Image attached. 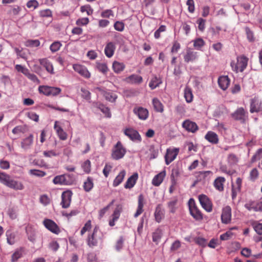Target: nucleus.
I'll use <instances>...</instances> for the list:
<instances>
[{
    "instance_id": "obj_61",
    "label": "nucleus",
    "mask_w": 262,
    "mask_h": 262,
    "mask_svg": "<svg viewBox=\"0 0 262 262\" xmlns=\"http://www.w3.org/2000/svg\"><path fill=\"white\" fill-rule=\"evenodd\" d=\"M10 165L9 161L4 160H0V168L2 169L7 170L10 168Z\"/></svg>"
},
{
    "instance_id": "obj_20",
    "label": "nucleus",
    "mask_w": 262,
    "mask_h": 262,
    "mask_svg": "<svg viewBox=\"0 0 262 262\" xmlns=\"http://www.w3.org/2000/svg\"><path fill=\"white\" fill-rule=\"evenodd\" d=\"M205 139L212 144H216L219 143L218 135L214 132L208 131L205 136Z\"/></svg>"
},
{
    "instance_id": "obj_9",
    "label": "nucleus",
    "mask_w": 262,
    "mask_h": 262,
    "mask_svg": "<svg viewBox=\"0 0 262 262\" xmlns=\"http://www.w3.org/2000/svg\"><path fill=\"white\" fill-rule=\"evenodd\" d=\"M124 134L133 141L141 142L142 138L138 131L132 128H126L124 131Z\"/></svg>"
},
{
    "instance_id": "obj_38",
    "label": "nucleus",
    "mask_w": 262,
    "mask_h": 262,
    "mask_svg": "<svg viewBox=\"0 0 262 262\" xmlns=\"http://www.w3.org/2000/svg\"><path fill=\"white\" fill-rule=\"evenodd\" d=\"M96 68L100 72L105 75L108 71V68L105 63L97 62L96 63Z\"/></svg>"
},
{
    "instance_id": "obj_31",
    "label": "nucleus",
    "mask_w": 262,
    "mask_h": 262,
    "mask_svg": "<svg viewBox=\"0 0 262 262\" xmlns=\"http://www.w3.org/2000/svg\"><path fill=\"white\" fill-rule=\"evenodd\" d=\"M126 174V171L125 170H121L117 176L113 181V186L117 187L120 185L123 180Z\"/></svg>"
},
{
    "instance_id": "obj_26",
    "label": "nucleus",
    "mask_w": 262,
    "mask_h": 262,
    "mask_svg": "<svg viewBox=\"0 0 262 262\" xmlns=\"http://www.w3.org/2000/svg\"><path fill=\"white\" fill-rule=\"evenodd\" d=\"M125 81L130 84H140L143 82V78L138 75L132 74L125 78Z\"/></svg>"
},
{
    "instance_id": "obj_35",
    "label": "nucleus",
    "mask_w": 262,
    "mask_h": 262,
    "mask_svg": "<svg viewBox=\"0 0 262 262\" xmlns=\"http://www.w3.org/2000/svg\"><path fill=\"white\" fill-rule=\"evenodd\" d=\"M112 68L115 73H119L124 70L125 65L123 63L115 61L113 63Z\"/></svg>"
},
{
    "instance_id": "obj_62",
    "label": "nucleus",
    "mask_w": 262,
    "mask_h": 262,
    "mask_svg": "<svg viewBox=\"0 0 262 262\" xmlns=\"http://www.w3.org/2000/svg\"><path fill=\"white\" fill-rule=\"evenodd\" d=\"M166 30V26L164 25L161 26L158 30H157L155 33L154 36L156 39H158L160 37V33L164 32Z\"/></svg>"
},
{
    "instance_id": "obj_55",
    "label": "nucleus",
    "mask_w": 262,
    "mask_h": 262,
    "mask_svg": "<svg viewBox=\"0 0 262 262\" xmlns=\"http://www.w3.org/2000/svg\"><path fill=\"white\" fill-rule=\"evenodd\" d=\"M122 211V207L120 206H117L115 209L114 211L112 214L113 219L118 220L120 215V213Z\"/></svg>"
},
{
    "instance_id": "obj_22",
    "label": "nucleus",
    "mask_w": 262,
    "mask_h": 262,
    "mask_svg": "<svg viewBox=\"0 0 262 262\" xmlns=\"http://www.w3.org/2000/svg\"><path fill=\"white\" fill-rule=\"evenodd\" d=\"M144 204V198L143 194H141L139 195L138 199V208L134 217H137L143 212V206Z\"/></svg>"
},
{
    "instance_id": "obj_17",
    "label": "nucleus",
    "mask_w": 262,
    "mask_h": 262,
    "mask_svg": "<svg viewBox=\"0 0 262 262\" xmlns=\"http://www.w3.org/2000/svg\"><path fill=\"white\" fill-rule=\"evenodd\" d=\"M96 89L101 93L107 101L113 102L117 98V96L112 92L104 91L100 88H97Z\"/></svg>"
},
{
    "instance_id": "obj_23",
    "label": "nucleus",
    "mask_w": 262,
    "mask_h": 262,
    "mask_svg": "<svg viewBox=\"0 0 262 262\" xmlns=\"http://www.w3.org/2000/svg\"><path fill=\"white\" fill-rule=\"evenodd\" d=\"M116 46L115 43L113 42H108L104 49V53L106 57L108 58L112 57L115 52Z\"/></svg>"
},
{
    "instance_id": "obj_47",
    "label": "nucleus",
    "mask_w": 262,
    "mask_h": 262,
    "mask_svg": "<svg viewBox=\"0 0 262 262\" xmlns=\"http://www.w3.org/2000/svg\"><path fill=\"white\" fill-rule=\"evenodd\" d=\"M258 176L259 172L258 170L254 168L250 172L249 179L250 181L254 182L258 178Z\"/></svg>"
},
{
    "instance_id": "obj_3",
    "label": "nucleus",
    "mask_w": 262,
    "mask_h": 262,
    "mask_svg": "<svg viewBox=\"0 0 262 262\" xmlns=\"http://www.w3.org/2000/svg\"><path fill=\"white\" fill-rule=\"evenodd\" d=\"M248 60V58L245 55L238 56L237 57V63H235L234 61H232L231 62V66L236 72L238 71L242 72L246 68Z\"/></svg>"
},
{
    "instance_id": "obj_49",
    "label": "nucleus",
    "mask_w": 262,
    "mask_h": 262,
    "mask_svg": "<svg viewBox=\"0 0 262 262\" xmlns=\"http://www.w3.org/2000/svg\"><path fill=\"white\" fill-rule=\"evenodd\" d=\"M61 92L59 88L50 86L49 96H56L59 95Z\"/></svg>"
},
{
    "instance_id": "obj_16",
    "label": "nucleus",
    "mask_w": 262,
    "mask_h": 262,
    "mask_svg": "<svg viewBox=\"0 0 262 262\" xmlns=\"http://www.w3.org/2000/svg\"><path fill=\"white\" fill-rule=\"evenodd\" d=\"M133 112L141 120H146L148 117V111L146 108L144 107H135L133 110Z\"/></svg>"
},
{
    "instance_id": "obj_54",
    "label": "nucleus",
    "mask_w": 262,
    "mask_h": 262,
    "mask_svg": "<svg viewBox=\"0 0 262 262\" xmlns=\"http://www.w3.org/2000/svg\"><path fill=\"white\" fill-rule=\"evenodd\" d=\"M91 221L89 220L86 222L84 226L81 229L80 231V234L83 235L86 231H89L91 229Z\"/></svg>"
},
{
    "instance_id": "obj_64",
    "label": "nucleus",
    "mask_w": 262,
    "mask_h": 262,
    "mask_svg": "<svg viewBox=\"0 0 262 262\" xmlns=\"http://www.w3.org/2000/svg\"><path fill=\"white\" fill-rule=\"evenodd\" d=\"M81 91L82 92V97L87 100H89L91 99V93L90 92L85 89L81 88Z\"/></svg>"
},
{
    "instance_id": "obj_27",
    "label": "nucleus",
    "mask_w": 262,
    "mask_h": 262,
    "mask_svg": "<svg viewBox=\"0 0 262 262\" xmlns=\"http://www.w3.org/2000/svg\"><path fill=\"white\" fill-rule=\"evenodd\" d=\"M219 86L223 90H226L230 84V79L227 76H220L218 79Z\"/></svg>"
},
{
    "instance_id": "obj_39",
    "label": "nucleus",
    "mask_w": 262,
    "mask_h": 262,
    "mask_svg": "<svg viewBox=\"0 0 262 262\" xmlns=\"http://www.w3.org/2000/svg\"><path fill=\"white\" fill-rule=\"evenodd\" d=\"M23 249L21 248L16 250L12 255L11 262H16L23 256Z\"/></svg>"
},
{
    "instance_id": "obj_63",
    "label": "nucleus",
    "mask_w": 262,
    "mask_h": 262,
    "mask_svg": "<svg viewBox=\"0 0 262 262\" xmlns=\"http://www.w3.org/2000/svg\"><path fill=\"white\" fill-rule=\"evenodd\" d=\"M80 10L82 12H85L88 15H92L93 12V9L88 5L81 6Z\"/></svg>"
},
{
    "instance_id": "obj_5",
    "label": "nucleus",
    "mask_w": 262,
    "mask_h": 262,
    "mask_svg": "<svg viewBox=\"0 0 262 262\" xmlns=\"http://www.w3.org/2000/svg\"><path fill=\"white\" fill-rule=\"evenodd\" d=\"M126 153V149L121 142L118 141L112 150V158L116 160L122 158Z\"/></svg>"
},
{
    "instance_id": "obj_15",
    "label": "nucleus",
    "mask_w": 262,
    "mask_h": 262,
    "mask_svg": "<svg viewBox=\"0 0 262 262\" xmlns=\"http://www.w3.org/2000/svg\"><path fill=\"white\" fill-rule=\"evenodd\" d=\"M74 71L79 73L81 76L85 78H90L91 77V73L88 71V69L84 66L79 64H75L73 66Z\"/></svg>"
},
{
    "instance_id": "obj_60",
    "label": "nucleus",
    "mask_w": 262,
    "mask_h": 262,
    "mask_svg": "<svg viewBox=\"0 0 262 262\" xmlns=\"http://www.w3.org/2000/svg\"><path fill=\"white\" fill-rule=\"evenodd\" d=\"M89 23V19L88 17H83L78 19L76 24L78 26L86 25Z\"/></svg>"
},
{
    "instance_id": "obj_28",
    "label": "nucleus",
    "mask_w": 262,
    "mask_h": 262,
    "mask_svg": "<svg viewBox=\"0 0 262 262\" xmlns=\"http://www.w3.org/2000/svg\"><path fill=\"white\" fill-rule=\"evenodd\" d=\"M225 181V178L223 177H219L216 178L213 182V185L215 188L219 191H223L224 185Z\"/></svg>"
},
{
    "instance_id": "obj_51",
    "label": "nucleus",
    "mask_w": 262,
    "mask_h": 262,
    "mask_svg": "<svg viewBox=\"0 0 262 262\" xmlns=\"http://www.w3.org/2000/svg\"><path fill=\"white\" fill-rule=\"evenodd\" d=\"M29 173L31 175L39 177H43L46 174V173L45 171L38 169H31L29 171Z\"/></svg>"
},
{
    "instance_id": "obj_46",
    "label": "nucleus",
    "mask_w": 262,
    "mask_h": 262,
    "mask_svg": "<svg viewBox=\"0 0 262 262\" xmlns=\"http://www.w3.org/2000/svg\"><path fill=\"white\" fill-rule=\"evenodd\" d=\"M40 41L38 39L35 40H27L25 45L28 47H37L40 45Z\"/></svg>"
},
{
    "instance_id": "obj_11",
    "label": "nucleus",
    "mask_w": 262,
    "mask_h": 262,
    "mask_svg": "<svg viewBox=\"0 0 262 262\" xmlns=\"http://www.w3.org/2000/svg\"><path fill=\"white\" fill-rule=\"evenodd\" d=\"M247 114V112L243 107H239L232 114L231 116L234 119L239 120L241 122H244Z\"/></svg>"
},
{
    "instance_id": "obj_1",
    "label": "nucleus",
    "mask_w": 262,
    "mask_h": 262,
    "mask_svg": "<svg viewBox=\"0 0 262 262\" xmlns=\"http://www.w3.org/2000/svg\"><path fill=\"white\" fill-rule=\"evenodd\" d=\"M0 182L15 190L24 189V185L21 182L12 179L10 175L4 172H0Z\"/></svg>"
},
{
    "instance_id": "obj_50",
    "label": "nucleus",
    "mask_w": 262,
    "mask_h": 262,
    "mask_svg": "<svg viewBox=\"0 0 262 262\" xmlns=\"http://www.w3.org/2000/svg\"><path fill=\"white\" fill-rule=\"evenodd\" d=\"M26 76H27L28 79H29L30 80H31L34 83H36L37 84H39L40 83V81L37 78V77L35 74L30 73L29 71L26 75Z\"/></svg>"
},
{
    "instance_id": "obj_7",
    "label": "nucleus",
    "mask_w": 262,
    "mask_h": 262,
    "mask_svg": "<svg viewBox=\"0 0 262 262\" xmlns=\"http://www.w3.org/2000/svg\"><path fill=\"white\" fill-rule=\"evenodd\" d=\"M199 200L202 207L207 212H210L212 210V204L209 198L203 194L199 196Z\"/></svg>"
},
{
    "instance_id": "obj_25",
    "label": "nucleus",
    "mask_w": 262,
    "mask_h": 262,
    "mask_svg": "<svg viewBox=\"0 0 262 262\" xmlns=\"http://www.w3.org/2000/svg\"><path fill=\"white\" fill-rule=\"evenodd\" d=\"M165 176V170H163L159 173L158 174L156 175L152 180V185L155 186H159L163 182Z\"/></svg>"
},
{
    "instance_id": "obj_52",
    "label": "nucleus",
    "mask_w": 262,
    "mask_h": 262,
    "mask_svg": "<svg viewBox=\"0 0 262 262\" xmlns=\"http://www.w3.org/2000/svg\"><path fill=\"white\" fill-rule=\"evenodd\" d=\"M50 86L47 85H40L38 88V91L40 93L49 96Z\"/></svg>"
},
{
    "instance_id": "obj_34",
    "label": "nucleus",
    "mask_w": 262,
    "mask_h": 262,
    "mask_svg": "<svg viewBox=\"0 0 262 262\" xmlns=\"http://www.w3.org/2000/svg\"><path fill=\"white\" fill-rule=\"evenodd\" d=\"M64 174L65 185L73 184L76 180L75 176L72 173H65Z\"/></svg>"
},
{
    "instance_id": "obj_6",
    "label": "nucleus",
    "mask_w": 262,
    "mask_h": 262,
    "mask_svg": "<svg viewBox=\"0 0 262 262\" xmlns=\"http://www.w3.org/2000/svg\"><path fill=\"white\" fill-rule=\"evenodd\" d=\"M43 225L48 230L55 234H58L60 232L59 226L52 220L45 219L43 221Z\"/></svg>"
},
{
    "instance_id": "obj_10",
    "label": "nucleus",
    "mask_w": 262,
    "mask_h": 262,
    "mask_svg": "<svg viewBox=\"0 0 262 262\" xmlns=\"http://www.w3.org/2000/svg\"><path fill=\"white\" fill-rule=\"evenodd\" d=\"M250 112L251 113L254 112L262 113V103L258 98L254 97L251 99Z\"/></svg>"
},
{
    "instance_id": "obj_33",
    "label": "nucleus",
    "mask_w": 262,
    "mask_h": 262,
    "mask_svg": "<svg viewBox=\"0 0 262 262\" xmlns=\"http://www.w3.org/2000/svg\"><path fill=\"white\" fill-rule=\"evenodd\" d=\"M184 97L187 102L190 103L192 101L193 95L190 88L186 86L184 89Z\"/></svg>"
},
{
    "instance_id": "obj_19",
    "label": "nucleus",
    "mask_w": 262,
    "mask_h": 262,
    "mask_svg": "<svg viewBox=\"0 0 262 262\" xmlns=\"http://www.w3.org/2000/svg\"><path fill=\"white\" fill-rule=\"evenodd\" d=\"M182 126L188 132L192 133H194L198 129V126L196 124L190 120L184 121L182 124Z\"/></svg>"
},
{
    "instance_id": "obj_2",
    "label": "nucleus",
    "mask_w": 262,
    "mask_h": 262,
    "mask_svg": "<svg viewBox=\"0 0 262 262\" xmlns=\"http://www.w3.org/2000/svg\"><path fill=\"white\" fill-rule=\"evenodd\" d=\"M103 235L99 229L98 226H95L92 233L88 235L86 243L90 248H94L98 246L99 243L102 242Z\"/></svg>"
},
{
    "instance_id": "obj_13",
    "label": "nucleus",
    "mask_w": 262,
    "mask_h": 262,
    "mask_svg": "<svg viewBox=\"0 0 262 262\" xmlns=\"http://www.w3.org/2000/svg\"><path fill=\"white\" fill-rule=\"evenodd\" d=\"M72 194V192L70 190L65 191L62 192L61 195L62 201L61 202L62 208H67L70 206Z\"/></svg>"
},
{
    "instance_id": "obj_32",
    "label": "nucleus",
    "mask_w": 262,
    "mask_h": 262,
    "mask_svg": "<svg viewBox=\"0 0 262 262\" xmlns=\"http://www.w3.org/2000/svg\"><path fill=\"white\" fill-rule=\"evenodd\" d=\"M163 235V231L160 228H157L155 230V231L152 233V241L155 243L156 244H158L160 242L162 236Z\"/></svg>"
},
{
    "instance_id": "obj_12",
    "label": "nucleus",
    "mask_w": 262,
    "mask_h": 262,
    "mask_svg": "<svg viewBox=\"0 0 262 262\" xmlns=\"http://www.w3.org/2000/svg\"><path fill=\"white\" fill-rule=\"evenodd\" d=\"M222 222L224 224H229L231 220V208L229 206H226L222 209L221 215Z\"/></svg>"
},
{
    "instance_id": "obj_42",
    "label": "nucleus",
    "mask_w": 262,
    "mask_h": 262,
    "mask_svg": "<svg viewBox=\"0 0 262 262\" xmlns=\"http://www.w3.org/2000/svg\"><path fill=\"white\" fill-rule=\"evenodd\" d=\"M97 107L105 115L106 117L110 118L111 117V113L108 107L101 103L99 104Z\"/></svg>"
},
{
    "instance_id": "obj_57",
    "label": "nucleus",
    "mask_w": 262,
    "mask_h": 262,
    "mask_svg": "<svg viewBox=\"0 0 262 262\" xmlns=\"http://www.w3.org/2000/svg\"><path fill=\"white\" fill-rule=\"evenodd\" d=\"M256 202L250 201L245 204V207L249 211L253 210L255 211Z\"/></svg>"
},
{
    "instance_id": "obj_8",
    "label": "nucleus",
    "mask_w": 262,
    "mask_h": 262,
    "mask_svg": "<svg viewBox=\"0 0 262 262\" xmlns=\"http://www.w3.org/2000/svg\"><path fill=\"white\" fill-rule=\"evenodd\" d=\"M198 58V52L193 49L188 48L186 49V53L184 55V60L186 63L195 62Z\"/></svg>"
},
{
    "instance_id": "obj_40",
    "label": "nucleus",
    "mask_w": 262,
    "mask_h": 262,
    "mask_svg": "<svg viewBox=\"0 0 262 262\" xmlns=\"http://www.w3.org/2000/svg\"><path fill=\"white\" fill-rule=\"evenodd\" d=\"M193 47L196 50H200L205 45L204 40L201 38H198L193 41Z\"/></svg>"
},
{
    "instance_id": "obj_14",
    "label": "nucleus",
    "mask_w": 262,
    "mask_h": 262,
    "mask_svg": "<svg viewBox=\"0 0 262 262\" xmlns=\"http://www.w3.org/2000/svg\"><path fill=\"white\" fill-rule=\"evenodd\" d=\"M179 149L178 148L167 149L166 154L165 156V163L169 165L177 157Z\"/></svg>"
},
{
    "instance_id": "obj_45",
    "label": "nucleus",
    "mask_w": 262,
    "mask_h": 262,
    "mask_svg": "<svg viewBox=\"0 0 262 262\" xmlns=\"http://www.w3.org/2000/svg\"><path fill=\"white\" fill-rule=\"evenodd\" d=\"M81 167L85 173H89L91 170V161L89 160H86L82 163Z\"/></svg>"
},
{
    "instance_id": "obj_58",
    "label": "nucleus",
    "mask_w": 262,
    "mask_h": 262,
    "mask_svg": "<svg viewBox=\"0 0 262 262\" xmlns=\"http://www.w3.org/2000/svg\"><path fill=\"white\" fill-rule=\"evenodd\" d=\"M114 28L118 31L121 32L124 29V24L122 21H117L114 24Z\"/></svg>"
},
{
    "instance_id": "obj_56",
    "label": "nucleus",
    "mask_w": 262,
    "mask_h": 262,
    "mask_svg": "<svg viewBox=\"0 0 262 262\" xmlns=\"http://www.w3.org/2000/svg\"><path fill=\"white\" fill-rule=\"evenodd\" d=\"M233 235V233L231 231H228L220 235V239L222 241H227L230 239Z\"/></svg>"
},
{
    "instance_id": "obj_4",
    "label": "nucleus",
    "mask_w": 262,
    "mask_h": 262,
    "mask_svg": "<svg viewBox=\"0 0 262 262\" xmlns=\"http://www.w3.org/2000/svg\"><path fill=\"white\" fill-rule=\"evenodd\" d=\"M189 210L191 215L196 221L202 220L203 214L196 206L195 201L193 199H190L188 201Z\"/></svg>"
},
{
    "instance_id": "obj_18",
    "label": "nucleus",
    "mask_w": 262,
    "mask_h": 262,
    "mask_svg": "<svg viewBox=\"0 0 262 262\" xmlns=\"http://www.w3.org/2000/svg\"><path fill=\"white\" fill-rule=\"evenodd\" d=\"M59 122L58 121H55L54 122V129L55 130L59 138L61 140H66L67 139L68 135L63 130L62 128L59 125Z\"/></svg>"
},
{
    "instance_id": "obj_30",
    "label": "nucleus",
    "mask_w": 262,
    "mask_h": 262,
    "mask_svg": "<svg viewBox=\"0 0 262 262\" xmlns=\"http://www.w3.org/2000/svg\"><path fill=\"white\" fill-rule=\"evenodd\" d=\"M33 142V135L30 134L29 137L23 139L21 143V146L24 149L29 148Z\"/></svg>"
},
{
    "instance_id": "obj_37",
    "label": "nucleus",
    "mask_w": 262,
    "mask_h": 262,
    "mask_svg": "<svg viewBox=\"0 0 262 262\" xmlns=\"http://www.w3.org/2000/svg\"><path fill=\"white\" fill-rule=\"evenodd\" d=\"M94 184L93 179L89 177L84 182L83 189L86 192H89L93 188Z\"/></svg>"
},
{
    "instance_id": "obj_48",
    "label": "nucleus",
    "mask_w": 262,
    "mask_h": 262,
    "mask_svg": "<svg viewBox=\"0 0 262 262\" xmlns=\"http://www.w3.org/2000/svg\"><path fill=\"white\" fill-rule=\"evenodd\" d=\"M62 45L59 41H55L52 43L50 47V49L52 52L54 53L58 51L61 48Z\"/></svg>"
},
{
    "instance_id": "obj_24",
    "label": "nucleus",
    "mask_w": 262,
    "mask_h": 262,
    "mask_svg": "<svg viewBox=\"0 0 262 262\" xmlns=\"http://www.w3.org/2000/svg\"><path fill=\"white\" fill-rule=\"evenodd\" d=\"M154 216L156 222L160 223L164 217V210L162 208V206L159 204L157 206Z\"/></svg>"
},
{
    "instance_id": "obj_21",
    "label": "nucleus",
    "mask_w": 262,
    "mask_h": 262,
    "mask_svg": "<svg viewBox=\"0 0 262 262\" xmlns=\"http://www.w3.org/2000/svg\"><path fill=\"white\" fill-rule=\"evenodd\" d=\"M38 60L39 63L46 69L48 72L51 74H54L53 64L47 58H41Z\"/></svg>"
},
{
    "instance_id": "obj_59",
    "label": "nucleus",
    "mask_w": 262,
    "mask_h": 262,
    "mask_svg": "<svg viewBox=\"0 0 262 262\" xmlns=\"http://www.w3.org/2000/svg\"><path fill=\"white\" fill-rule=\"evenodd\" d=\"M15 69L19 72L22 73L25 76L29 71L27 68L20 64H16L15 66Z\"/></svg>"
},
{
    "instance_id": "obj_53",
    "label": "nucleus",
    "mask_w": 262,
    "mask_h": 262,
    "mask_svg": "<svg viewBox=\"0 0 262 262\" xmlns=\"http://www.w3.org/2000/svg\"><path fill=\"white\" fill-rule=\"evenodd\" d=\"M160 83V80L157 78H153L149 83V86L151 89L154 90L159 85Z\"/></svg>"
},
{
    "instance_id": "obj_43",
    "label": "nucleus",
    "mask_w": 262,
    "mask_h": 262,
    "mask_svg": "<svg viewBox=\"0 0 262 262\" xmlns=\"http://www.w3.org/2000/svg\"><path fill=\"white\" fill-rule=\"evenodd\" d=\"M64 174L56 176L53 180V183L55 185H65Z\"/></svg>"
},
{
    "instance_id": "obj_41",
    "label": "nucleus",
    "mask_w": 262,
    "mask_h": 262,
    "mask_svg": "<svg viewBox=\"0 0 262 262\" xmlns=\"http://www.w3.org/2000/svg\"><path fill=\"white\" fill-rule=\"evenodd\" d=\"M251 226L258 234L262 235V223H259L257 221H253L251 223Z\"/></svg>"
},
{
    "instance_id": "obj_29",
    "label": "nucleus",
    "mask_w": 262,
    "mask_h": 262,
    "mask_svg": "<svg viewBox=\"0 0 262 262\" xmlns=\"http://www.w3.org/2000/svg\"><path fill=\"white\" fill-rule=\"evenodd\" d=\"M138 178V173H134L132 176L128 178L124 185V187L126 189H130L133 188L136 183Z\"/></svg>"
},
{
    "instance_id": "obj_44",
    "label": "nucleus",
    "mask_w": 262,
    "mask_h": 262,
    "mask_svg": "<svg viewBox=\"0 0 262 262\" xmlns=\"http://www.w3.org/2000/svg\"><path fill=\"white\" fill-rule=\"evenodd\" d=\"M178 200L176 199H174L168 203V207L169 211L171 213H174L177 209V204Z\"/></svg>"
},
{
    "instance_id": "obj_36",
    "label": "nucleus",
    "mask_w": 262,
    "mask_h": 262,
    "mask_svg": "<svg viewBox=\"0 0 262 262\" xmlns=\"http://www.w3.org/2000/svg\"><path fill=\"white\" fill-rule=\"evenodd\" d=\"M152 104L156 111L162 113L164 111V106L162 103L157 98L152 99Z\"/></svg>"
}]
</instances>
